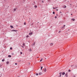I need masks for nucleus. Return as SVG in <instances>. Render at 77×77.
<instances>
[{
  "mask_svg": "<svg viewBox=\"0 0 77 77\" xmlns=\"http://www.w3.org/2000/svg\"><path fill=\"white\" fill-rule=\"evenodd\" d=\"M72 21H75V20H71Z\"/></svg>",
  "mask_w": 77,
  "mask_h": 77,
  "instance_id": "21",
  "label": "nucleus"
},
{
  "mask_svg": "<svg viewBox=\"0 0 77 77\" xmlns=\"http://www.w3.org/2000/svg\"><path fill=\"white\" fill-rule=\"evenodd\" d=\"M34 7H35V8H37V5H35V6H34Z\"/></svg>",
  "mask_w": 77,
  "mask_h": 77,
  "instance_id": "22",
  "label": "nucleus"
},
{
  "mask_svg": "<svg viewBox=\"0 0 77 77\" xmlns=\"http://www.w3.org/2000/svg\"><path fill=\"white\" fill-rule=\"evenodd\" d=\"M65 76L66 77H68V73H66Z\"/></svg>",
  "mask_w": 77,
  "mask_h": 77,
  "instance_id": "5",
  "label": "nucleus"
},
{
  "mask_svg": "<svg viewBox=\"0 0 77 77\" xmlns=\"http://www.w3.org/2000/svg\"><path fill=\"white\" fill-rule=\"evenodd\" d=\"M21 47H23V48L24 47H23V46H22Z\"/></svg>",
  "mask_w": 77,
  "mask_h": 77,
  "instance_id": "39",
  "label": "nucleus"
},
{
  "mask_svg": "<svg viewBox=\"0 0 77 77\" xmlns=\"http://www.w3.org/2000/svg\"><path fill=\"white\" fill-rule=\"evenodd\" d=\"M54 45V44L53 43H50V46H53Z\"/></svg>",
  "mask_w": 77,
  "mask_h": 77,
  "instance_id": "3",
  "label": "nucleus"
},
{
  "mask_svg": "<svg viewBox=\"0 0 77 77\" xmlns=\"http://www.w3.org/2000/svg\"><path fill=\"white\" fill-rule=\"evenodd\" d=\"M71 20H75V19H72Z\"/></svg>",
  "mask_w": 77,
  "mask_h": 77,
  "instance_id": "37",
  "label": "nucleus"
},
{
  "mask_svg": "<svg viewBox=\"0 0 77 77\" xmlns=\"http://www.w3.org/2000/svg\"><path fill=\"white\" fill-rule=\"evenodd\" d=\"M2 62H4L5 61V59H3L2 60Z\"/></svg>",
  "mask_w": 77,
  "mask_h": 77,
  "instance_id": "17",
  "label": "nucleus"
},
{
  "mask_svg": "<svg viewBox=\"0 0 77 77\" xmlns=\"http://www.w3.org/2000/svg\"><path fill=\"white\" fill-rule=\"evenodd\" d=\"M60 31L59 32V33H60Z\"/></svg>",
  "mask_w": 77,
  "mask_h": 77,
  "instance_id": "44",
  "label": "nucleus"
},
{
  "mask_svg": "<svg viewBox=\"0 0 77 77\" xmlns=\"http://www.w3.org/2000/svg\"><path fill=\"white\" fill-rule=\"evenodd\" d=\"M8 57H11V55H9L8 56Z\"/></svg>",
  "mask_w": 77,
  "mask_h": 77,
  "instance_id": "11",
  "label": "nucleus"
},
{
  "mask_svg": "<svg viewBox=\"0 0 77 77\" xmlns=\"http://www.w3.org/2000/svg\"><path fill=\"white\" fill-rule=\"evenodd\" d=\"M14 11H16V8H14Z\"/></svg>",
  "mask_w": 77,
  "mask_h": 77,
  "instance_id": "18",
  "label": "nucleus"
},
{
  "mask_svg": "<svg viewBox=\"0 0 77 77\" xmlns=\"http://www.w3.org/2000/svg\"><path fill=\"white\" fill-rule=\"evenodd\" d=\"M15 65H17V63H15Z\"/></svg>",
  "mask_w": 77,
  "mask_h": 77,
  "instance_id": "32",
  "label": "nucleus"
},
{
  "mask_svg": "<svg viewBox=\"0 0 77 77\" xmlns=\"http://www.w3.org/2000/svg\"><path fill=\"white\" fill-rule=\"evenodd\" d=\"M39 75H41L42 74V73L41 72H39Z\"/></svg>",
  "mask_w": 77,
  "mask_h": 77,
  "instance_id": "13",
  "label": "nucleus"
},
{
  "mask_svg": "<svg viewBox=\"0 0 77 77\" xmlns=\"http://www.w3.org/2000/svg\"><path fill=\"white\" fill-rule=\"evenodd\" d=\"M75 68H77V65H76L75 66Z\"/></svg>",
  "mask_w": 77,
  "mask_h": 77,
  "instance_id": "20",
  "label": "nucleus"
},
{
  "mask_svg": "<svg viewBox=\"0 0 77 77\" xmlns=\"http://www.w3.org/2000/svg\"><path fill=\"white\" fill-rule=\"evenodd\" d=\"M65 25H64V26H63L64 27H65Z\"/></svg>",
  "mask_w": 77,
  "mask_h": 77,
  "instance_id": "40",
  "label": "nucleus"
},
{
  "mask_svg": "<svg viewBox=\"0 0 77 77\" xmlns=\"http://www.w3.org/2000/svg\"><path fill=\"white\" fill-rule=\"evenodd\" d=\"M42 60H43V59L42 58L41 59V60H40V62H42Z\"/></svg>",
  "mask_w": 77,
  "mask_h": 77,
  "instance_id": "10",
  "label": "nucleus"
},
{
  "mask_svg": "<svg viewBox=\"0 0 77 77\" xmlns=\"http://www.w3.org/2000/svg\"><path fill=\"white\" fill-rule=\"evenodd\" d=\"M45 59H47V58H45Z\"/></svg>",
  "mask_w": 77,
  "mask_h": 77,
  "instance_id": "48",
  "label": "nucleus"
},
{
  "mask_svg": "<svg viewBox=\"0 0 77 77\" xmlns=\"http://www.w3.org/2000/svg\"><path fill=\"white\" fill-rule=\"evenodd\" d=\"M54 9H56V8H54Z\"/></svg>",
  "mask_w": 77,
  "mask_h": 77,
  "instance_id": "43",
  "label": "nucleus"
},
{
  "mask_svg": "<svg viewBox=\"0 0 77 77\" xmlns=\"http://www.w3.org/2000/svg\"><path fill=\"white\" fill-rule=\"evenodd\" d=\"M65 73L63 72L62 73V75H65Z\"/></svg>",
  "mask_w": 77,
  "mask_h": 77,
  "instance_id": "8",
  "label": "nucleus"
},
{
  "mask_svg": "<svg viewBox=\"0 0 77 77\" xmlns=\"http://www.w3.org/2000/svg\"><path fill=\"white\" fill-rule=\"evenodd\" d=\"M42 68H43V67L42 66L41 68V70H42Z\"/></svg>",
  "mask_w": 77,
  "mask_h": 77,
  "instance_id": "15",
  "label": "nucleus"
},
{
  "mask_svg": "<svg viewBox=\"0 0 77 77\" xmlns=\"http://www.w3.org/2000/svg\"><path fill=\"white\" fill-rule=\"evenodd\" d=\"M33 34V32H30L29 33V35H32Z\"/></svg>",
  "mask_w": 77,
  "mask_h": 77,
  "instance_id": "6",
  "label": "nucleus"
},
{
  "mask_svg": "<svg viewBox=\"0 0 77 77\" xmlns=\"http://www.w3.org/2000/svg\"><path fill=\"white\" fill-rule=\"evenodd\" d=\"M68 71H69V72H71V70L69 69V70H68Z\"/></svg>",
  "mask_w": 77,
  "mask_h": 77,
  "instance_id": "23",
  "label": "nucleus"
},
{
  "mask_svg": "<svg viewBox=\"0 0 77 77\" xmlns=\"http://www.w3.org/2000/svg\"><path fill=\"white\" fill-rule=\"evenodd\" d=\"M39 57H37V58H38Z\"/></svg>",
  "mask_w": 77,
  "mask_h": 77,
  "instance_id": "47",
  "label": "nucleus"
},
{
  "mask_svg": "<svg viewBox=\"0 0 77 77\" xmlns=\"http://www.w3.org/2000/svg\"><path fill=\"white\" fill-rule=\"evenodd\" d=\"M32 51V50L31 49H30L29 50V51Z\"/></svg>",
  "mask_w": 77,
  "mask_h": 77,
  "instance_id": "25",
  "label": "nucleus"
},
{
  "mask_svg": "<svg viewBox=\"0 0 77 77\" xmlns=\"http://www.w3.org/2000/svg\"><path fill=\"white\" fill-rule=\"evenodd\" d=\"M62 8H66V5H63Z\"/></svg>",
  "mask_w": 77,
  "mask_h": 77,
  "instance_id": "1",
  "label": "nucleus"
},
{
  "mask_svg": "<svg viewBox=\"0 0 77 77\" xmlns=\"http://www.w3.org/2000/svg\"><path fill=\"white\" fill-rule=\"evenodd\" d=\"M23 54V52H20V54Z\"/></svg>",
  "mask_w": 77,
  "mask_h": 77,
  "instance_id": "26",
  "label": "nucleus"
},
{
  "mask_svg": "<svg viewBox=\"0 0 77 77\" xmlns=\"http://www.w3.org/2000/svg\"><path fill=\"white\" fill-rule=\"evenodd\" d=\"M62 75V72L60 73V75L59 76V77H61V75Z\"/></svg>",
  "mask_w": 77,
  "mask_h": 77,
  "instance_id": "4",
  "label": "nucleus"
},
{
  "mask_svg": "<svg viewBox=\"0 0 77 77\" xmlns=\"http://www.w3.org/2000/svg\"><path fill=\"white\" fill-rule=\"evenodd\" d=\"M53 14H55V12H54V11L53 12Z\"/></svg>",
  "mask_w": 77,
  "mask_h": 77,
  "instance_id": "19",
  "label": "nucleus"
},
{
  "mask_svg": "<svg viewBox=\"0 0 77 77\" xmlns=\"http://www.w3.org/2000/svg\"><path fill=\"white\" fill-rule=\"evenodd\" d=\"M11 32H17V31L16 30H11Z\"/></svg>",
  "mask_w": 77,
  "mask_h": 77,
  "instance_id": "7",
  "label": "nucleus"
},
{
  "mask_svg": "<svg viewBox=\"0 0 77 77\" xmlns=\"http://www.w3.org/2000/svg\"><path fill=\"white\" fill-rule=\"evenodd\" d=\"M71 15H72V14H71Z\"/></svg>",
  "mask_w": 77,
  "mask_h": 77,
  "instance_id": "41",
  "label": "nucleus"
},
{
  "mask_svg": "<svg viewBox=\"0 0 77 77\" xmlns=\"http://www.w3.org/2000/svg\"><path fill=\"white\" fill-rule=\"evenodd\" d=\"M47 71V69H46V68H45L43 71L45 72L46 71Z\"/></svg>",
  "mask_w": 77,
  "mask_h": 77,
  "instance_id": "2",
  "label": "nucleus"
},
{
  "mask_svg": "<svg viewBox=\"0 0 77 77\" xmlns=\"http://www.w3.org/2000/svg\"><path fill=\"white\" fill-rule=\"evenodd\" d=\"M42 2L43 3H44V1H43V0H42Z\"/></svg>",
  "mask_w": 77,
  "mask_h": 77,
  "instance_id": "30",
  "label": "nucleus"
},
{
  "mask_svg": "<svg viewBox=\"0 0 77 77\" xmlns=\"http://www.w3.org/2000/svg\"><path fill=\"white\" fill-rule=\"evenodd\" d=\"M71 67H72L73 66H74V65H72L71 66Z\"/></svg>",
  "mask_w": 77,
  "mask_h": 77,
  "instance_id": "24",
  "label": "nucleus"
},
{
  "mask_svg": "<svg viewBox=\"0 0 77 77\" xmlns=\"http://www.w3.org/2000/svg\"><path fill=\"white\" fill-rule=\"evenodd\" d=\"M23 46H24V45H25V44L23 43Z\"/></svg>",
  "mask_w": 77,
  "mask_h": 77,
  "instance_id": "28",
  "label": "nucleus"
},
{
  "mask_svg": "<svg viewBox=\"0 0 77 77\" xmlns=\"http://www.w3.org/2000/svg\"><path fill=\"white\" fill-rule=\"evenodd\" d=\"M26 37H27V38H28V37H29V35H27V36H26Z\"/></svg>",
  "mask_w": 77,
  "mask_h": 77,
  "instance_id": "34",
  "label": "nucleus"
},
{
  "mask_svg": "<svg viewBox=\"0 0 77 77\" xmlns=\"http://www.w3.org/2000/svg\"><path fill=\"white\" fill-rule=\"evenodd\" d=\"M54 8H53V9H54Z\"/></svg>",
  "mask_w": 77,
  "mask_h": 77,
  "instance_id": "45",
  "label": "nucleus"
},
{
  "mask_svg": "<svg viewBox=\"0 0 77 77\" xmlns=\"http://www.w3.org/2000/svg\"><path fill=\"white\" fill-rule=\"evenodd\" d=\"M0 77H1V76H0Z\"/></svg>",
  "mask_w": 77,
  "mask_h": 77,
  "instance_id": "51",
  "label": "nucleus"
},
{
  "mask_svg": "<svg viewBox=\"0 0 77 77\" xmlns=\"http://www.w3.org/2000/svg\"><path fill=\"white\" fill-rule=\"evenodd\" d=\"M36 75H39V74L38 73H36Z\"/></svg>",
  "mask_w": 77,
  "mask_h": 77,
  "instance_id": "16",
  "label": "nucleus"
},
{
  "mask_svg": "<svg viewBox=\"0 0 77 77\" xmlns=\"http://www.w3.org/2000/svg\"><path fill=\"white\" fill-rule=\"evenodd\" d=\"M63 28H64V27H62V28H63Z\"/></svg>",
  "mask_w": 77,
  "mask_h": 77,
  "instance_id": "38",
  "label": "nucleus"
},
{
  "mask_svg": "<svg viewBox=\"0 0 77 77\" xmlns=\"http://www.w3.org/2000/svg\"><path fill=\"white\" fill-rule=\"evenodd\" d=\"M56 11H58V9H56Z\"/></svg>",
  "mask_w": 77,
  "mask_h": 77,
  "instance_id": "36",
  "label": "nucleus"
},
{
  "mask_svg": "<svg viewBox=\"0 0 77 77\" xmlns=\"http://www.w3.org/2000/svg\"><path fill=\"white\" fill-rule=\"evenodd\" d=\"M68 30H69V29H68Z\"/></svg>",
  "mask_w": 77,
  "mask_h": 77,
  "instance_id": "49",
  "label": "nucleus"
},
{
  "mask_svg": "<svg viewBox=\"0 0 77 77\" xmlns=\"http://www.w3.org/2000/svg\"><path fill=\"white\" fill-rule=\"evenodd\" d=\"M26 22L24 23V25H26Z\"/></svg>",
  "mask_w": 77,
  "mask_h": 77,
  "instance_id": "31",
  "label": "nucleus"
},
{
  "mask_svg": "<svg viewBox=\"0 0 77 77\" xmlns=\"http://www.w3.org/2000/svg\"><path fill=\"white\" fill-rule=\"evenodd\" d=\"M10 50H12V48H10Z\"/></svg>",
  "mask_w": 77,
  "mask_h": 77,
  "instance_id": "27",
  "label": "nucleus"
},
{
  "mask_svg": "<svg viewBox=\"0 0 77 77\" xmlns=\"http://www.w3.org/2000/svg\"><path fill=\"white\" fill-rule=\"evenodd\" d=\"M57 18V16H55V18Z\"/></svg>",
  "mask_w": 77,
  "mask_h": 77,
  "instance_id": "29",
  "label": "nucleus"
},
{
  "mask_svg": "<svg viewBox=\"0 0 77 77\" xmlns=\"http://www.w3.org/2000/svg\"><path fill=\"white\" fill-rule=\"evenodd\" d=\"M36 44V43L35 42H34V43H33V45H35Z\"/></svg>",
  "mask_w": 77,
  "mask_h": 77,
  "instance_id": "14",
  "label": "nucleus"
},
{
  "mask_svg": "<svg viewBox=\"0 0 77 77\" xmlns=\"http://www.w3.org/2000/svg\"><path fill=\"white\" fill-rule=\"evenodd\" d=\"M60 14H62V12L61 11H60Z\"/></svg>",
  "mask_w": 77,
  "mask_h": 77,
  "instance_id": "35",
  "label": "nucleus"
},
{
  "mask_svg": "<svg viewBox=\"0 0 77 77\" xmlns=\"http://www.w3.org/2000/svg\"><path fill=\"white\" fill-rule=\"evenodd\" d=\"M13 54V55L14 54V53H13V54Z\"/></svg>",
  "mask_w": 77,
  "mask_h": 77,
  "instance_id": "46",
  "label": "nucleus"
},
{
  "mask_svg": "<svg viewBox=\"0 0 77 77\" xmlns=\"http://www.w3.org/2000/svg\"><path fill=\"white\" fill-rule=\"evenodd\" d=\"M7 64H8V63H9V61H7L6 63Z\"/></svg>",
  "mask_w": 77,
  "mask_h": 77,
  "instance_id": "12",
  "label": "nucleus"
},
{
  "mask_svg": "<svg viewBox=\"0 0 77 77\" xmlns=\"http://www.w3.org/2000/svg\"><path fill=\"white\" fill-rule=\"evenodd\" d=\"M29 64H30V63H29Z\"/></svg>",
  "mask_w": 77,
  "mask_h": 77,
  "instance_id": "50",
  "label": "nucleus"
},
{
  "mask_svg": "<svg viewBox=\"0 0 77 77\" xmlns=\"http://www.w3.org/2000/svg\"><path fill=\"white\" fill-rule=\"evenodd\" d=\"M10 27H11V29H12V28H14V27L12 26H11Z\"/></svg>",
  "mask_w": 77,
  "mask_h": 77,
  "instance_id": "9",
  "label": "nucleus"
},
{
  "mask_svg": "<svg viewBox=\"0 0 77 77\" xmlns=\"http://www.w3.org/2000/svg\"><path fill=\"white\" fill-rule=\"evenodd\" d=\"M57 16L58 15H57V14H56Z\"/></svg>",
  "mask_w": 77,
  "mask_h": 77,
  "instance_id": "42",
  "label": "nucleus"
},
{
  "mask_svg": "<svg viewBox=\"0 0 77 77\" xmlns=\"http://www.w3.org/2000/svg\"><path fill=\"white\" fill-rule=\"evenodd\" d=\"M55 9H57V7H55Z\"/></svg>",
  "mask_w": 77,
  "mask_h": 77,
  "instance_id": "33",
  "label": "nucleus"
}]
</instances>
